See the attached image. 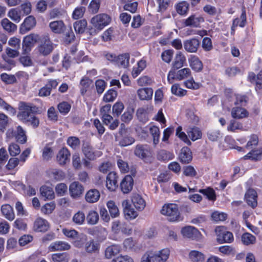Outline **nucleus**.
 I'll list each match as a JSON object with an SVG mask.
<instances>
[{
  "label": "nucleus",
  "mask_w": 262,
  "mask_h": 262,
  "mask_svg": "<svg viewBox=\"0 0 262 262\" xmlns=\"http://www.w3.org/2000/svg\"><path fill=\"white\" fill-rule=\"evenodd\" d=\"M183 85L187 88L192 90H198L201 84L194 81L192 76L191 70L185 68L179 70L171 69L167 75V81L169 83H172L174 80L181 81L185 80Z\"/></svg>",
  "instance_id": "f257e3e1"
},
{
  "label": "nucleus",
  "mask_w": 262,
  "mask_h": 262,
  "mask_svg": "<svg viewBox=\"0 0 262 262\" xmlns=\"http://www.w3.org/2000/svg\"><path fill=\"white\" fill-rule=\"evenodd\" d=\"M170 250L164 248L158 251H149L145 253L141 262H166L169 258Z\"/></svg>",
  "instance_id": "f03ea898"
},
{
  "label": "nucleus",
  "mask_w": 262,
  "mask_h": 262,
  "mask_svg": "<svg viewBox=\"0 0 262 262\" xmlns=\"http://www.w3.org/2000/svg\"><path fill=\"white\" fill-rule=\"evenodd\" d=\"M111 18L109 15L105 13L97 14L93 17L91 19V24L94 28V31H91V34H96L98 32L102 30L111 22Z\"/></svg>",
  "instance_id": "7ed1b4c3"
},
{
  "label": "nucleus",
  "mask_w": 262,
  "mask_h": 262,
  "mask_svg": "<svg viewBox=\"0 0 262 262\" xmlns=\"http://www.w3.org/2000/svg\"><path fill=\"white\" fill-rule=\"evenodd\" d=\"M161 213L167 217L170 222H180L183 219L180 215L178 206L175 204H167L163 206Z\"/></svg>",
  "instance_id": "20e7f679"
},
{
  "label": "nucleus",
  "mask_w": 262,
  "mask_h": 262,
  "mask_svg": "<svg viewBox=\"0 0 262 262\" xmlns=\"http://www.w3.org/2000/svg\"><path fill=\"white\" fill-rule=\"evenodd\" d=\"M215 233L216 236V241L220 244L231 243L234 241L232 233L228 231L223 226H217L215 229Z\"/></svg>",
  "instance_id": "39448f33"
},
{
  "label": "nucleus",
  "mask_w": 262,
  "mask_h": 262,
  "mask_svg": "<svg viewBox=\"0 0 262 262\" xmlns=\"http://www.w3.org/2000/svg\"><path fill=\"white\" fill-rule=\"evenodd\" d=\"M35 107L32 106L29 104L24 102L20 103L19 105V111L17 115L18 119L25 122L33 115Z\"/></svg>",
  "instance_id": "423d86ee"
},
{
  "label": "nucleus",
  "mask_w": 262,
  "mask_h": 262,
  "mask_svg": "<svg viewBox=\"0 0 262 262\" xmlns=\"http://www.w3.org/2000/svg\"><path fill=\"white\" fill-rule=\"evenodd\" d=\"M38 39V35L30 34L24 38L23 42V52L24 54H28Z\"/></svg>",
  "instance_id": "0eeeda50"
},
{
  "label": "nucleus",
  "mask_w": 262,
  "mask_h": 262,
  "mask_svg": "<svg viewBox=\"0 0 262 262\" xmlns=\"http://www.w3.org/2000/svg\"><path fill=\"white\" fill-rule=\"evenodd\" d=\"M53 45L52 41L48 37H43L40 44L37 47V50L39 54L47 56L50 54L53 50Z\"/></svg>",
  "instance_id": "6e6552de"
},
{
  "label": "nucleus",
  "mask_w": 262,
  "mask_h": 262,
  "mask_svg": "<svg viewBox=\"0 0 262 262\" xmlns=\"http://www.w3.org/2000/svg\"><path fill=\"white\" fill-rule=\"evenodd\" d=\"M36 19L32 15L27 17L21 24L19 28L20 34H24L33 29L36 25Z\"/></svg>",
  "instance_id": "1a4fd4ad"
},
{
  "label": "nucleus",
  "mask_w": 262,
  "mask_h": 262,
  "mask_svg": "<svg viewBox=\"0 0 262 262\" xmlns=\"http://www.w3.org/2000/svg\"><path fill=\"white\" fill-rule=\"evenodd\" d=\"M181 233L184 236L193 239H199L201 236V233L196 228L190 226L183 228Z\"/></svg>",
  "instance_id": "9d476101"
},
{
  "label": "nucleus",
  "mask_w": 262,
  "mask_h": 262,
  "mask_svg": "<svg viewBox=\"0 0 262 262\" xmlns=\"http://www.w3.org/2000/svg\"><path fill=\"white\" fill-rule=\"evenodd\" d=\"M125 217L128 220L135 219L138 215V212L132 207L127 200H123L122 202Z\"/></svg>",
  "instance_id": "9b49d317"
},
{
  "label": "nucleus",
  "mask_w": 262,
  "mask_h": 262,
  "mask_svg": "<svg viewBox=\"0 0 262 262\" xmlns=\"http://www.w3.org/2000/svg\"><path fill=\"white\" fill-rule=\"evenodd\" d=\"M82 152L85 157L90 160H94L102 155V152L100 151H94L92 147L88 143L83 144Z\"/></svg>",
  "instance_id": "f8f14e48"
},
{
  "label": "nucleus",
  "mask_w": 262,
  "mask_h": 262,
  "mask_svg": "<svg viewBox=\"0 0 262 262\" xmlns=\"http://www.w3.org/2000/svg\"><path fill=\"white\" fill-rule=\"evenodd\" d=\"M71 245L65 241H56L52 243L48 247L49 252H55L57 251L68 250L71 248Z\"/></svg>",
  "instance_id": "ddd939ff"
},
{
  "label": "nucleus",
  "mask_w": 262,
  "mask_h": 262,
  "mask_svg": "<svg viewBox=\"0 0 262 262\" xmlns=\"http://www.w3.org/2000/svg\"><path fill=\"white\" fill-rule=\"evenodd\" d=\"M83 191V186L78 182H73L69 186L70 195L74 199L80 197Z\"/></svg>",
  "instance_id": "4468645a"
},
{
  "label": "nucleus",
  "mask_w": 262,
  "mask_h": 262,
  "mask_svg": "<svg viewBox=\"0 0 262 262\" xmlns=\"http://www.w3.org/2000/svg\"><path fill=\"white\" fill-rule=\"evenodd\" d=\"M133 185V178L130 175H127L121 182L120 188L123 193H128L132 190Z\"/></svg>",
  "instance_id": "2eb2a0df"
},
{
  "label": "nucleus",
  "mask_w": 262,
  "mask_h": 262,
  "mask_svg": "<svg viewBox=\"0 0 262 262\" xmlns=\"http://www.w3.org/2000/svg\"><path fill=\"white\" fill-rule=\"evenodd\" d=\"M106 187L110 191H115L117 187V176L115 172H110L106 177Z\"/></svg>",
  "instance_id": "dca6fc26"
},
{
  "label": "nucleus",
  "mask_w": 262,
  "mask_h": 262,
  "mask_svg": "<svg viewBox=\"0 0 262 262\" xmlns=\"http://www.w3.org/2000/svg\"><path fill=\"white\" fill-rule=\"evenodd\" d=\"M48 222L41 217L37 218L34 223L33 229L36 232H46L49 228Z\"/></svg>",
  "instance_id": "f3484780"
},
{
  "label": "nucleus",
  "mask_w": 262,
  "mask_h": 262,
  "mask_svg": "<svg viewBox=\"0 0 262 262\" xmlns=\"http://www.w3.org/2000/svg\"><path fill=\"white\" fill-rule=\"evenodd\" d=\"M231 116L236 119H241L248 116V111L244 107L241 106H235L231 111Z\"/></svg>",
  "instance_id": "a211bd4d"
},
{
  "label": "nucleus",
  "mask_w": 262,
  "mask_h": 262,
  "mask_svg": "<svg viewBox=\"0 0 262 262\" xmlns=\"http://www.w3.org/2000/svg\"><path fill=\"white\" fill-rule=\"evenodd\" d=\"M137 95L141 100H149L152 99L153 90L149 88H141L138 90Z\"/></svg>",
  "instance_id": "6ab92c4d"
},
{
  "label": "nucleus",
  "mask_w": 262,
  "mask_h": 262,
  "mask_svg": "<svg viewBox=\"0 0 262 262\" xmlns=\"http://www.w3.org/2000/svg\"><path fill=\"white\" fill-rule=\"evenodd\" d=\"M245 199L248 204L252 208L257 206V193L252 189H249L245 194Z\"/></svg>",
  "instance_id": "aec40b11"
},
{
  "label": "nucleus",
  "mask_w": 262,
  "mask_h": 262,
  "mask_svg": "<svg viewBox=\"0 0 262 262\" xmlns=\"http://www.w3.org/2000/svg\"><path fill=\"white\" fill-rule=\"evenodd\" d=\"M186 59L184 55L181 52H178L174 57L172 63L171 69L178 70L182 68L186 62Z\"/></svg>",
  "instance_id": "412c9836"
},
{
  "label": "nucleus",
  "mask_w": 262,
  "mask_h": 262,
  "mask_svg": "<svg viewBox=\"0 0 262 262\" xmlns=\"http://www.w3.org/2000/svg\"><path fill=\"white\" fill-rule=\"evenodd\" d=\"M199 45V41L196 39L193 38L185 41L184 43V47L187 52L194 53L196 52Z\"/></svg>",
  "instance_id": "4be33fe9"
},
{
  "label": "nucleus",
  "mask_w": 262,
  "mask_h": 262,
  "mask_svg": "<svg viewBox=\"0 0 262 262\" xmlns=\"http://www.w3.org/2000/svg\"><path fill=\"white\" fill-rule=\"evenodd\" d=\"M1 212L3 216L10 221L15 218V214L13 208L9 204H4L1 207Z\"/></svg>",
  "instance_id": "5701e85b"
},
{
  "label": "nucleus",
  "mask_w": 262,
  "mask_h": 262,
  "mask_svg": "<svg viewBox=\"0 0 262 262\" xmlns=\"http://www.w3.org/2000/svg\"><path fill=\"white\" fill-rule=\"evenodd\" d=\"M47 173L50 179L55 181H61L65 178L64 172L59 169H50Z\"/></svg>",
  "instance_id": "b1692460"
},
{
  "label": "nucleus",
  "mask_w": 262,
  "mask_h": 262,
  "mask_svg": "<svg viewBox=\"0 0 262 262\" xmlns=\"http://www.w3.org/2000/svg\"><path fill=\"white\" fill-rule=\"evenodd\" d=\"M203 21H204V19L202 17L199 15H192L185 20V25L186 26L197 27Z\"/></svg>",
  "instance_id": "393cba45"
},
{
  "label": "nucleus",
  "mask_w": 262,
  "mask_h": 262,
  "mask_svg": "<svg viewBox=\"0 0 262 262\" xmlns=\"http://www.w3.org/2000/svg\"><path fill=\"white\" fill-rule=\"evenodd\" d=\"M248 79L251 83H255L256 90L260 89L262 88V71H260L256 76L253 72L250 73Z\"/></svg>",
  "instance_id": "a878e982"
},
{
  "label": "nucleus",
  "mask_w": 262,
  "mask_h": 262,
  "mask_svg": "<svg viewBox=\"0 0 262 262\" xmlns=\"http://www.w3.org/2000/svg\"><path fill=\"white\" fill-rule=\"evenodd\" d=\"M50 29L55 33L60 34L65 29V25L62 20H55L49 24Z\"/></svg>",
  "instance_id": "bb28decb"
},
{
  "label": "nucleus",
  "mask_w": 262,
  "mask_h": 262,
  "mask_svg": "<svg viewBox=\"0 0 262 262\" xmlns=\"http://www.w3.org/2000/svg\"><path fill=\"white\" fill-rule=\"evenodd\" d=\"M132 201L137 210H142L145 207L146 204L144 200L138 194H133Z\"/></svg>",
  "instance_id": "cd10ccee"
},
{
  "label": "nucleus",
  "mask_w": 262,
  "mask_h": 262,
  "mask_svg": "<svg viewBox=\"0 0 262 262\" xmlns=\"http://www.w3.org/2000/svg\"><path fill=\"white\" fill-rule=\"evenodd\" d=\"M70 153L66 148L61 149L57 155V160L60 165H64L67 161L69 160Z\"/></svg>",
  "instance_id": "c85d7f7f"
},
{
  "label": "nucleus",
  "mask_w": 262,
  "mask_h": 262,
  "mask_svg": "<svg viewBox=\"0 0 262 262\" xmlns=\"http://www.w3.org/2000/svg\"><path fill=\"white\" fill-rule=\"evenodd\" d=\"M135 154L141 158H144L149 155L150 148L147 145H138L135 150Z\"/></svg>",
  "instance_id": "c756f323"
},
{
  "label": "nucleus",
  "mask_w": 262,
  "mask_h": 262,
  "mask_svg": "<svg viewBox=\"0 0 262 262\" xmlns=\"http://www.w3.org/2000/svg\"><path fill=\"white\" fill-rule=\"evenodd\" d=\"M121 251V247L118 245H112L107 247L105 250V257L110 259L117 255Z\"/></svg>",
  "instance_id": "7c9ffc66"
},
{
  "label": "nucleus",
  "mask_w": 262,
  "mask_h": 262,
  "mask_svg": "<svg viewBox=\"0 0 262 262\" xmlns=\"http://www.w3.org/2000/svg\"><path fill=\"white\" fill-rule=\"evenodd\" d=\"M84 249L88 253H97L99 251L100 245L92 239L85 243Z\"/></svg>",
  "instance_id": "2f4dec72"
},
{
  "label": "nucleus",
  "mask_w": 262,
  "mask_h": 262,
  "mask_svg": "<svg viewBox=\"0 0 262 262\" xmlns=\"http://www.w3.org/2000/svg\"><path fill=\"white\" fill-rule=\"evenodd\" d=\"M179 157L180 160L183 163H188L190 162L192 158L190 149L187 147L182 148Z\"/></svg>",
  "instance_id": "473e14b6"
},
{
  "label": "nucleus",
  "mask_w": 262,
  "mask_h": 262,
  "mask_svg": "<svg viewBox=\"0 0 262 262\" xmlns=\"http://www.w3.org/2000/svg\"><path fill=\"white\" fill-rule=\"evenodd\" d=\"M41 195L45 200H52L55 197V194L53 188L47 186H42L40 188Z\"/></svg>",
  "instance_id": "72a5a7b5"
},
{
  "label": "nucleus",
  "mask_w": 262,
  "mask_h": 262,
  "mask_svg": "<svg viewBox=\"0 0 262 262\" xmlns=\"http://www.w3.org/2000/svg\"><path fill=\"white\" fill-rule=\"evenodd\" d=\"M18 50V49H12L10 48H7L6 49V55H3L2 57L6 62L10 64H13V60L9 59L8 57L10 58H15L17 57L19 55V52Z\"/></svg>",
  "instance_id": "f704fd0d"
},
{
  "label": "nucleus",
  "mask_w": 262,
  "mask_h": 262,
  "mask_svg": "<svg viewBox=\"0 0 262 262\" xmlns=\"http://www.w3.org/2000/svg\"><path fill=\"white\" fill-rule=\"evenodd\" d=\"M100 192L96 189H91L85 194L86 201L90 203L97 202L100 198Z\"/></svg>",
  "instance_id": "c9c22d12"
},
{
  "label": "nucleus",
  "mask_w": 262,
  "mask_h": 262,
  "mask_svg": "<svg viewBox=\"0 0 262 262\" xmlns=\"http://www.w3.org/2000/svg\"><path fill=\"white\" fill-rule=\"evenodd\" d=\"M22 16L21 10L18 8H12L8 13V16L16 23L20 22Z\"/></svg>",
  "instance_id": "e433bc0d"
},
{
  "label": "nucleus",
  "mask_w": 262,
  "mask_h": 262,
  "mask_svg": "<svg viewBox=\"0 0 262 262\" xmlns=\"http://www.w3.org/2000/svg\"><path fill=\"white\" fill-rule=\"evenodd\" d=\"M258 142V139L257 136L256 135H252L245 148L237 146L236 149L239 151H243L245 152V149H253L257 145Z\"/></svg>",
  "instance_id": "4c0bfd02"
},
{
  "label": "nucleus",
  "mask_w": 262,
  "mask_h": 262,
  "mask_svg": "<svg viewBox=\"0 0 262 262\" xmlns=\"http://www.w3.org/2000/svg\"><path fill=\"white\" fill-rule=\"evenodd\" d=\"M146 67V61L144 59H141L138 63L137 67L133 68L132 75L134 78L137 77L141 72Z\"/></svg>",
  "instance_id": "58836bf2"
},
{
  "label": "nucleus",
  "mask_w": 262,
  "mask_h": 262,
  "mask_svg": "<svg viewBox=\"0 0 262 262\" xmlns=\"http://www.w3.org/2000/svg\"><path fill=\"white\" fill-rule=\"evenodd\" d=\"M187 135L192 141H194L202 137V132L200 129L196 127L189 128L187 131Z\"/></svg>",
  "instance_id": "ea45409f"
},
{
  "label": "nucleus",
  "mask_w": 262,
  "mask_h": 262,
  "mask_svg": "<svg viewBox=\"0 0 262 262\" xmlns=\"http://www.w3.org/2000/svg\"><path fill=\"white\" fill-rule=\"evenodd\" d=\"M92 83V81L88 77H83L81 79L80 82V89L82 95L84 96L85 95Z\"/></svg>",
  "instance_id": "a19ab883"
},
{
  "label": "nucleus",
  "mask_w": 262,
  "mask_h": 262,
  "mask_svg": "<svg viewBox=\"0 0 262 262\" xmlns=\"http://www.w3.org/2000/svg\"><path fill=\"white\" fill-rule=\"evenodd\" d=\"M189 62L191 68L195 71H200L202 69V63L199 59L194 55H191Z\"/></svg>",
  "instance_id": "79ce46f5"
},
{
  "label": "nucleus",
  "mask_w": 262,
  "mask_h": 262,
  "mask_svg": "<svg viewBox=\"0 0 262 262\" xmlns=\"http://www.w3.org/2000/svg\"><path fill=\"white\" fill-rule=\"evenodd\" d=\"M111 109V105L108 104L104 106L101 109V113L102 115L103 122L106 124L108 125L113 121V117L109 114L106 113Z\"/></svg>",
  "instance_id": "37998d69"
},
{
  "label": "nucleus",
  "mask_w": 262,
  "mask_h": 262,
  "mask_svg": "<svg viewBox=\"0 0 262 262\" xmlns=\"http://www.w3.org/2000/svg\"><path fill=\"white\" fill-rule=\"evenodd\" d=\"M189 4L186 1H182L178 3L175 7L178 14L181 15L187 14L189 9Z\"/></svg>",
  "instance_id": "c03bdc74"
},
{
  "label": "nucleus",
  "mask_w": 262,
  "mask_h": 262,
  "mask_svg": "<svg viewBox=\"0 0 262 262\" xmlns=\"http://www.w3.org/2000/svg\"><path fill=\"white\" fill-rule=\"evenodd\" d=\"M123 245L125 251L136 250L138 247L137 242L131 237L125 239Z\"/></svg>",
  "instance_id": "a18cd8bd"
},
{
  "label": "nucleus",
  "mask_w": 262,
  "mask_h": 262,
  "mask_svg": "<svg viewBox=\"0 0 262 262\" xmlns=\"http://www.w3.org/2000/svg\"><path fill=\"white\" fill-rule=\"evenodd\" d=\"M4 29L8 32H14L17 29V26L7 18H4L1 21Z\"/></svg>",
  "instance_id": "49530a36"
},
{
  "label": "nucleus",
  "mask_w": 262,
  "mask_h": 262,
  "mask_svg": "<svg viewBox=\"0 0 262 262\" xmlns=\"http://www.w3.org/2000/svg\"><path fill=\"white\" fill-rule=\"evenodd\" d=\"M86 220L87 223L89 225H94L96 224L99 221V215L98 213L94 210H90L89 211Z\"/></svg>",
  "instance_id": "de8ad7c7"
},
{
  "label": "nucleus",
  "mask_w": 262,
  "mask_h": 262,
  "mask_svg": "<svg viewBox=\"0 0 262 262\" xmlns=\"http://www.w3.org/2000/svg\"><path fill=\"white\" fill-rule=\"evenodd\" d=\"M129 55L127 53L120 55L118 56L117 63L119 66L126 68L129 65Z\"/></svg>",
  "instance_id": "09e8293b"
},
{
  "label": "nucleus",
  "mask_w": 262,
  "mask_h": 262,
  "mask_svg": "<svg viewBox=\"0 0 262 262\" xmlns=\"http://www.w3.org/2000/svg\"><path fill=\"white\" fill-rule=\"evenodd\" d=\"M149 132L152 136L154 145H157L159 142L160 137V130L159 128L156 126H151L149 128Z\"/></svg>",
  "instance_id": "8fccbe9b"
},
{
  "label": "nucleus",
  "mask_w": 262,
  "mask_h": 262,
  "mask_svg": "<svg viewBox=\"0 0 262 262\" xmlns=\"http://www.w3.org/2000/svg\"><path fill=\"white\" fill-rule=\"evenodd\" d=\"M244 159L258 160L262 158V151L260 150H253L249 151L244 157Z\"/></svg>",
  "instance_id": "3c124183"
},
{
  "label": "nucleus",
  "mask_w": 262,
  "mask_h": 262,
  "mask_svg": "<svg viewBox=\"0 0 262 262\" xmlns=\"http://www.w3.org/2000/svg\"><path fill=\"white\" fill-rule=\"evenodd\" d=\"M86 219L85 214L81 211H78L75 213L72 217L73 222L78 225H81L84 223Z\"/></svg>",
  "instance_id": "603ef678"
},
{
  "label": "nucleus",
  "mask_w": 262,
  "mask_h": 262,
  "mask_svg": "<svg viewBox=\"0 0 262 262\" xmlns=\"http://www.w3.org/2000/svg\"><path fill=\"white\" fill-rule=\"evenodd\" d=\"M171 93L177 96L182 97L187 93V91L182 89L178 83H175L171 86Z\"/></svg>",
  "instance_id": "864d4df0"
},
{
  "label": "nucleus",
  "mask_w": 262,
  "mask_h": 262,
  "mask_svg": "<svg viewBox=\"0 0 262 262\" xmlns=\"http://www.w3.org/2000/svg\"><path fill=\"white\" fill-rule=\"evenodd\" d=\"M243 129V124L235 120H230L229 124L227 126V130L229 132H235L237 130Z\"/></svg>",
  "instance_id": "5fc2aeb1"
},
{
  "label": "nucleus",
  "mask_w": 262,
  "mask_h": 262,
  "mask_svg": "<svg viewBox=\"0 0 262 262\" xmlns=\"http://www.w3.org/2000/svg\"><path fill=\"white\" fill-rule=\"evenodd\" d=\"M107 207L112 217H117L119 215V209L114 201H109L107 203Z\"/></svg>",
  "instance_id": "6e6d98bb"
},
{
  "label": "nucleus",
  "mask_w": 262,
  "mask_h": 262,
  "mask_svg": "<svg viewBox=\"0 0 262 262\" xmlns=\"http://www.w3.org/2000/svg\"><path fill=\"white\" fill-rule=\"evenodd\" d=\"M52 262H68L69 257L66 253H55L52 255Z\"/></svg>",
  "instance_id": "4d7b16f0"
},
{
  "label": "nucleus",
  "mask_w": 262,
  "mask_h": 262,
  "mask_svg": "<svg viewBox=\"0 0 262 262\" xmlns=\"http://www.w3.org/2000/svg\"><path fill=\"white\" fill-rule=\"evenodd\" d=\"M189 258L193 262H202L205 259V256L202 253L193 250L189 253Z\"/></svg>",
  "instance_id": "13d9d810"
},
{
  "label": "nucleus",
  "mask_w": 262,
  "mask_h": 262,
  "mask_svg": "<svg viewBox=\"0 0 262 262\" xmlns=\"http://www.w3.org/2000/svg\"><path fill=\"white\" fill-rule=\"evenodd\" d=\"M15 139L19 142L24 143L27 140L25 130L20 126L17 127L15 134Z\"/></svg>",
  "instance_id": "bf43d9fd"
},
{
  "label": "nucleus",
  "mask_w": 262,
  "mask_h": 262,
  "mask_svg": "<svg viewBox=\"0 0 262 262\" xmlns=\"http://www.w3.org/2000/svg\"><path fill=\"white\" fill-rule=\"evenodd\" d=\"M95 230L97 232L95 235L99 241L102 242L106 238L108 233L105 228L96 227Z\"/></svg>",
  "instance_id": "052dcab7"
},
{
  "label": "nucleus",
  "mask_w": 262,
  "mask_h": 262,
  "mask_svg": "<svg viewBox=\"0 0 262 262\" xmlns=\"http://www.w3.org/2000/svg\"><path fill=\"white\" fill-rule=\"evenodd\" d=\"M246 15L245 11H243L241 14V17L239 18H235L233 21V25L232 27V29L233 30V28L237 26H239L241 27H243L246 23Z\"/></svg>",
  "instance_id": "680f3d73"
},
{
  "label": "nucleus",
  "mask_w": 262,
  "mask_h": 262,
  "mask_svg": "<svg viewBox=\"0 0 262 262\" xmlns=\"http://www.w3.org/2000/svg\"><path fill=\"white\" fill-rule=\"evenodd\" d=\"M86 26V21L84 19H82L75 22L74 24V28L76 32L82 33L84 31Z\"/></svg>",
  "instance_id": "e2e57ef3"
},
{
  "label": "nucleus",
  "mask_w": 262,
  "mask_h": 262,
  "mask_svg": "<svg viewBox=\"0 0 262 262\" xmlns=\"http://www.w3.org/2000/svg\"><path fill=\"white\" fill-rule=\"evenodd\" d=\"M101 0H92L89 5V11L93 14L97 13L100 6Z\"/></svg>",
  "instance_id": "0e129e2a"
},
{
  "label": "nucleus",
  "mask_w": 262,
  "mask_h": 262,
  "mask_svg": "<svg viewBox=\"0 0 262 262\" xmlns=\"http://www.w3.org/2000/svg\"><path fill=\"white\" fill-rule=\"evenodd\" d=\"M62 233L67 238L72 239H76L79 235V233L75 229L63 228Z\"/></svg>",
  "instance_id": "69168bd1"
},
{
  "label": "nucleus",
  "mask_w": 262,
  "mask_h": 262,
  "mask_svg": "<svg viewBox=\"0 0 262 262\" xmlns=\"http://www.w3.org/2000/svg\"><path fill=\"white\" fill-rule=\"evenodd\" d=\"M242 241L244 244L246 245L253 244L256 241V238L250 233H245L242 236Z\"/></svg>",
  "instance_id": "338daca9"
},
{
  "label": "nucleus",
  "mask_w": 262,
  "mask_h": 262,
  "mask_svg": "<svg viewBox=\"0 0 262 262\" xmlns=\"http://www.w3.org/2000/svg\"><path fill=\"white\" fill-rule=\"evenodd\" d=\"M117 96V92L113 89H111L104 94L103 99L106 102H112L116 99Z\"/></svg>",
  "instance_id": "774afa93"
}]
</instances>
